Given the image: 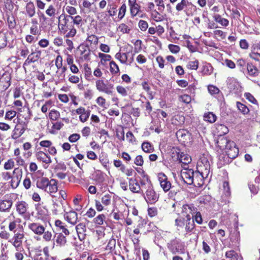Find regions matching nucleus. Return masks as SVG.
<instances>
[{"instance_id": "27", "label": "nucleus", "mask_w": 260, "mask_h": 260, "mask_svg": "<svg viewBox=\"0 0 260 260\" xmlns=\"http://www.w3.org/2000/svg\"><path fill=\"white\" fill-rule=\"evenodd\" d=\"M215 132L218 137H222L229 132V129L223 124H217Z\"/></svg>"}, {"instance_id": "62", "label": "nucleus", "mask_w": 260, "mask_h": 260, "mask_svg": "<svg viewBox=\"0 0 260 260\" xmlns=\"http://www.w3.org/2000/svg\"><path fill=\"white\" fill-rule=\"evenodd\" d=\"M71 19L73 20L74 24L77 25H80L82 21V18L79 15H77L75 17L71 16Z\"/></svg>"}, {"instance_id": "59", "label": "nucleus", "mask_w": 260, "mask_h": 260, "mask_svg": "<svg viewBox=\"0 0 260 260\" xmlns=\"http://www.w3.org/2000/svg\"><path fill=\"white\" fill-rule=\"evenodd\" d=\"M16 112L13 110L8 111L5 115V119L12 120L16 115Z\"/></svg>"}, {"instance_id": "48", "label": "nucleus", "mask_w": 260, "mask_h": 260, "mask_svg": "<svg viewBox=\"0 0 260 260\" xmlns=\"http://www.w3.org/2000/svg\"><path fill=\"white\" fill-rule=\"evenodd\" d=\"M49 118L52 120H57L60 116V113L58 111L52 110L49 114Z\"/></svg>"}, {"instance_id": "7", "label": "nucleus", "mask_w": 260, "mask_h": 260, "mask_svg": "<svg viewBox=\"0 0 260 260\" xmlns=\"http://www.w3.org/2000/svg\"><path fill=\"white\" fill-rule=\"evenodd\" d=\"M112 196L109 194H106L101 198V202L95 200V207L98 212H101L104 210V206L107 207L111 204Z\"/></svg>"}, {"instance_id": "35", "label": "nucleus", "mask_w": 260, "mask_h": 260, "mask_svg": "<svg viewBox=\"0 0 260 260\" xmlns=\"http://www.w3.org/2000/svg\"><path fill=\"white\" fill-rule=\"evenodd\" d=\"M204 117L205 120L207 121L210 123L214 122L216 119V115L212 112H208V113H205Z\"/></svg>"}, {"instance_id": "36", "label": "nucleus", "mask_w": 260, "mask_h": 260, "mask_svg": "<svg viewBox=\"0 0 260 260\" xmlns=\"http://www.w3.org/2000/svg\"><path fill=\"white\" fill-rule=\"evenodd\" d=\"M160 185L163 190L166 192L170 190L171 187V183L168 180H159Z\"/></svg>"}, {"instance_id": "51", "label": "nucleus", "mask_w": 260, "mask_h": 260, "mask_svg": "<svg viewBox=\"0 0 260 260\" xmlns=\"http://www.w3.org/2000/svg\"><path fill=\"white\" fill-rule=\"evenodd\" d=\"M142 42L140 40H137L134 42V52L135 53H138L142 50Z\"/></svg>"}, {"instance_id": "3", "label": "nucleus", "mask_w": 260, "mask_h": 260, "mask_svg": "<svg viewBox=\"0 0 260 260\" xmlns=\"http://www.w3.org/2000/svg\"><path fill=\"white\" fill-rule=\"evenodd\" d=\"M169 250L173 253L184 254L185 251L184 242L178 238H175L171 240L167 244Z\"/></svg>"}, {"instance_id": "31", "label": "nucleus", "mask_w": 260, "mask_h": 260, "mask_svg": "<svg viewBox=\"0 0 260 260\" xmlns=\"http://www.w3.org/2000/svg\"><path fill=\"white\" fill-rule=\"evenodd\" d=\"M106 216L104 214L98 215L93 219V222L97 226H101L106 222Z\"/></svg>"}, {"instance_id": "42", "label": "nucleus", "mask_w": 260, "mask_h": 260, "mask_svg": "<svg viewBox=\"0 0 260 260\" xmlns=\"http://www.w3.org/2000/svg\"><path fill=\"white\" fill-rule=\"evenodd\" d=\"M142 148L143 150L147 153L152 152L153 147L149 142H143L142 144Z\"/></svg>"}, {"instance_id": "20", "label": "nucleus", "mask_w": 260, "mask_h": 260, "mask_svg": "<svg viewBox=\"0 0 260 260\" xmlns=\"http://www.w3.org/2000/svg\"><path fill=\"white\" fill-rule=\"evenodd\" d=\"M28 208V204L24 201L18 202L16 204V211L20 215L25 214Z\"/></svg>"}, {"instance_id": "46", "label": "nucleus", "mask_w": 260, "mask_h": 260, "mask_svg": "<svg viewBox=\"0 0 260 260\" xmlns=\"http://www.w3.org/2000/svg\"><path fill=\"white\" fill-rule=\"evenodd\" d=\"M186 67L188 69L196 70L199 67V61L197 60L189 61L187 63Z\"/></svg>"}, {"instance_id": "5", "label": "nucleus", "mask_w": 260, "mask_h": 260, "mask_svg": "<svg viewBox=\"0 0 260 260\" xmlns=\"http://www.w3.org/2000/svg\"><path fill=\"white\" fill-rule=\"evenodd\" d=\"M37 210V217L43 222H47L49 220L50 215L46 207L43 203L38 204L36 207Z\"/></svg>"}, {"instance_id": "63", "label": "nucleus", "mask_w": 260, "mask_h": 260, "mask_svg": "<svg viewBox=\"0 0 260 260\" xmlns=\"http://www.w3.org/2000/svg\"><path fill=\"white\" fill-rule=\"evenodd\" d=\"M66 10L70 16H73L77 13L76 9L72 6H68L66 8Z\"/></svg>"}, {"instance_id": "53", "label": "nucleus", "mask_w": 260, "mask_h": 260, "mask_svg": "<svg viewBox=\"0 0 260 260\" xmlns=\"http://www.w3.org/2000/svg\"><path fill=\"white\" fill-rule=\"evenodd\" d=\"M208 90L209 92L212 94H216L219 92V89L215 86L210 85L208 87Z\"/></svg>"}, {"instance_id": "61", "label": "nucleus", "mask_w": 260, "mask_h": 260, "mask_svg": "<svg viewBox=\"0 0 260 260\" xmlns=\"http://www.w3.org/2000/svg\"><path fill=\"white\" fill-rule=\"evenodd\" d=\"M117 92L121 94L123 96H125L127 95V90L126 89L121 86H117L116 87Z\"/></svg>"}, {"instance_id": "38", "label": "nucleus", "mask_w": 260, "mask_h": 260, "mask_svg": "<svg viewBox=\"0 0 260 260\" xmlns=\"http://www.w3.org/2000/svg\"><path fill=\"white\" fill-rule=\"evenodd\" d=\"M53 234L51 231H44L42 234L43 239L46 242H49L52 240Z\"/></svg>"}, {"instance_id": "50", "label": "nucleus", "mask_w": 260, "mask_h": 260, "mask_svg": "<svg viewBox=\"0 0 260 260\" xmlns=\"http://www.w3.org/2000/svg\"><path fill=\"white\" fill-rule=\"evenodd\" d=\"M225 256L227 258H232L234 260H237L238 255L235 251L230 250L226 252Z\"/></svg>"}, {"instance_id": "4", "label": "nucleus", "mask_w": 260, "mask_h": 260, "mask_svg": "<svg viewBox=\"0 0 260 260\" xmlns=\"http://www.w3.org/2000/svg\"><path fill=\"white\" fill-rule=\"evenodd\" d=\"M24 237L23 232L15 233L13 237L9 240V242L15 247L16 251L21 250L23 251L22 247V241Z\"/></svg>"}, {"instance_id": "28", "label": "nucleus", "mask_w": 260, "mask_h": 260, "mask_svg": "<svg viewBox=\"0 0 260 260\" xmlns=\"http://www.w3.org/2000/svg\"><path fill=\"white\" fill-rule=\"evenodd\" d=\"M232 142L228 140L226 138L219 137L217 141V144L221 149H226Z\"/></svg>"}, {"instance_id": "60", "label": "nucleus", "mask_w": 260, "mask_h": 260, "mask_svg": "<svg viewBox=\"0 0 260 260\" xmlns=\"http://www.w3.org/2000/svg\"><path fill=\"white\" fill-rule=\"evenodd\" d=\"M168 48L170 51L173 53H177L180 50V47L179 46L173 44L169 45Z\"/></svg>"}, {"instance_id": "44", "label": "nucleus", "mask_w": 260, "mask_h": 260, "mask_svg": "<svg viewBox=\"0 0 260 260\" xmlns=\"http://www.w3.org/2000/svg\"><path fill=\"white\" fill-rule=\"evenodd\" d=\"M223 193L224 196L229 197L231 195L230 188L229 182L224 181L223 182Z\"/></svg>"}, {"instance_id": "16", "label": "nucleus", "mask_w": 260, "mask_h": 260, "mask_svg": "<svg viewBox=\"0 0 260 260\" xmlns=\"http://www.w3.org/2000/svg\"><path fill=\"white\" fill-rule=\"evenodd\" d=\"M197 209L193 205H184L182 207L183 216H185L187 219L188 216L191 217L197 212Z\"/></svg>"}, {"instance_id": "34", "label": "nucleus", "mask_w": 260, "mask_h": 260, "mask_svg": "<svg viewBox=\"0 0 260 260\" xmlns=\"http://www.w3.org/2000/svg\"><path fill=\"white\" fill-rule=\"evenodd\" d=\"M213 18L214 20L223 26H227L229 25V21L225 18H222L219 14H215Z\"/></svg>"}, {"instance_id": "17", "label": "nucleus", "mask_w": 260, "mask_h": 260, "mask_svg": "<svg viewBox=\"0 0 260 260\" xmlns=\"http://www.w3.org/2000/svg\"><path fill=\"white\" fill-rule=\"evenodd\" d=\"M128 5L132 17L136 16L140 12L141 7L137 3V0H128Z\"/></svg>"}, {"instance_id": "33", "label": "nucleus", "mask_w": 260, "mask_h": 260, "mask_svg": "<svg viewBox=\"0 0 260 260\" xmlns=\"http://www.w3.org/2000/svg\"><path fill=\"white\" fill-rule=\"evenodd\" d=\"M185 229L186 232H191L194 228V223L193 220H191V217L188 216L187 219L185 220Z\"/></svg>"}, {"instance_id": "6", "label": "nucleus", "mask_w": 260, "mask_h": 260, "mask_svg": "<svg viewBox=\"0 0 260 260\" xmlns=\"http://www.w3.org/2000/svg\"><path fill=\"white\" fill-rule=\"evenodd\" d=\"M96 89L100 92L112 95L113 92L114 85L112 84L107 85L103 80H98L95 82Z\"/></svg>"}, {"instance_id": "14", "label": "nucleus", "mask_w": 260, "mask_h": 260, "mask_svg": "<svg viewBox=\"0 0 260 260\" xmlns=\"http://www.w3.org/2000/svg\"><path fill=\"white\" fill-rule=\"evenodd\" d=\"M193 7H194V6L191 4V3L189 2L188 0H181L177 4L176 6V10L178 12L184 10L186 12V14L187 15H189L188 10H187V9Z\"/></svg>"}, {"instance_id": "13", "label": "nucleus", "mask_w": 260, "mask_h": 260, "mask_svg": "<svg viewBox=\"0 0 260 260\" xmlns=\"http://www.w3.org/2000/svg\"><path fill=\"white\" fill-rule=\"evenodd\" d=\"M145 199L148 203L153 204L158 200V196L152 188L149 187L146 192Z\"/></svg>"}, {"instance_id": "32", "label": "nucleus", "mask_w": 260, "mask_h": 260, "mask_svg": "<svg viewBox=\"0 0 260 260\" xmlns=\"http://www.w3.org/2000/svg\"><path fill=\"white\" fill-rule=\"evenodd\" d=\"M178 158L179 161L184 165H187L191 161V158L189 155L183 153L178 154Z\"/></svg>"}, {"instance_id": "39", "label": "nucleus", "mask_w": 260, "mask_h": 260, "mask_svg": "<svg viewBox=\"0 0 260 260\" xmlns=\"http://www.w3.org/2000/svg\"><path fill=\"white\" fill-rule=\"evenodd\" d=\"M80 50L81 54L83 55L84 59H87L90 54V50L88 47L84 45L80 46Z\"/></svg>"}, {"instance_id": "29", "label": "nucleus", "mask_w": 260, "mask_h": 260, "mask_svg": "<svg viewBox=\"0 0 260 260\" xmlns=\"http://www.w3.org/2000/svg\"><path fill=\"white\" fill-rule=\"evenodd\" d=\"M55 226L58 229V230L61 231L62 232L66 235L68 236L70 235L69 231L66 228L64 223L60 220H56L55 221Z\"/></svg>"}, {"instance_id": "58", "label": "nucleus", "mask_w": 260, "mask_h": 260, "mask_svg": "<svg viewBox=\"0 0 260 260\" xmlns=\"http://www.w3.org/2000/svg\"><path fill=\"white\" fill-rule=\"evenodd\" d=\"M14 166V161L13 159L10 158L4 165V168L6 170L12 169Z\"/></svg>"}, {"instance_id": "9", "label": "nucleus", "mask_w": 260, "mask_h": 260, "mask_svg": "<svg viewBox=\"0 0 260 260\" xmlns=\"http://www.w3.org/2000/svg\"><path fill=\"white\" fill-rule=\"evenodd\" d=\"M70 19L71 16L64 13L61 14L58 17L59 29L64 33L68 31V27L71 25L69 24Z\"/></svg>"}, {"instance_id": "47", "label": "nucleus", "mask_w": 260, "mask_h": 260, "mask_svg": "<svg viewBox=\"0 0 260 260\" xmlns=\"http://www.w3.org/2000/svg\"><path fill=\"white\" fill-rule=\"evenodd\" d=\"M7 44V40L6 34L3 32H0V48H3Z\"/></svg>"}, {"instance_id": "57", "label": "nucleus", "mask_w": 260, "mask_h": 260, "mask_svg": "<svg viewBox=\"0 0 260 260\" xmlns=\"http://www.w3.org/2000/svg\"><path fill=\"white\" fill-rule=\"evenodd\" d=\"M46 13L50 17H52L55 15V9L53 5H50L48 9L46 10Z\"/></svg>"}, {"instance_id": "30", "label": "nucleus", "mask_w": 260, "mask_h": 260, "mask_svg": "<svg viewBox=\"0 0 260 260\" xmlns=\"http://www.w3.org/2000/svg\"><path fill=\"white\" fill-rule=\"evenodd\" d=\"M184 183L196 187H200L204 184V180H181Z\"/></svg>"}, {"instance_id": "1", "label": "nucleus", "mask_w": 260, "mask_h": 260, "mask_svg": "<svg viewBox=\"0 0 260 260\" xmlns=\"http://www.w3.org/2000/svg\"><path fill=\"white\" fill-rule=\"evenodd\" d=\"M209 156L207 154H203L200 156L197 162V172L203 179H207L211 177L210 175V165L209 161Z\"/></svg>"}, {"instance_id": "55", "label": "nucleus", "mask_w": 260, "mask_h": 260, "mask_svg": "<svg viewBox=\"0 0 260 260\" xmlns=\"http://www.w3.org/2000/svg\"><path fill=\"white\" fill-rule=\"evenodd\" d=\"M68 30H69V31L66 34L67 37H73L76 34V29L73 25L68 27Z\"/></svg>"}, {"instance_id": "43", "label": "nucleus", "mask_w": 260, "mask_h": 260, "mask_svg": "<svg viewBox=\"0 0 260 260\" xmlns=\"http://www.w3.org/2000/svg\"><path fill=\"white\" fill-rule=\"evenodd\" d=\"M237 107L239 110L243 114H246L249 112V109L244 104L239 102L236 103Z\"/></svg>"}, {"instance_id": "37", "label": "nucleus", "mask_w": 260, "mask_h": 260, "mask_svg": "<svg viewBox=\"0 0 260 260\" xmlns=\"http://www.w3.org/2000/svg\"><path fill=\"white\" fill-rule=\"evenodd\" d=\"M115 58L118 59L121 63L125 64L127 60V54L125 53H117L115 54Z\"/></svg>"}, {"instance_id": "24", "label": "nucleus", "mask_w": 260, "mask_h": 260, "mask_svg": "<svg viewBox=\"0 0 260 260\" xmlns=\"http://www.w3.org/2000/svg\"><path fill=\"white\" fill-rule=\"evenodd\" d=\"M26 14L31 18L35 15L36 8L34 3L31 1L28 2L25 6Z\"/></svg>"}, {"instance_id": "26", "label": "nucleus", "mask_w": 260, "mask_h": 260, "mask_svg": "<svg viewBox=\"0 0 260 260\" xmlns=\"http://www.w3.org/2000/svg\"><path fill=\"white\" fill-rule=\"evenodd\" d=\"M76 230L78 235L79 239L80 240L84 239L86 232V226L83 223H79L76 226Z\"/></svg>"}, {"instance_id": "11", "label": "nucleus", "mask_w": 260, "mask_h": 260, "mask_svg": "<svg viewBox=\"0 0 260 260\" xmlns=\"http://www.w3.org/2000/svg\"><path fill=\"white\" fill-rule=\"evenodd\" d=\"M28 228L33 233L38 236H41L46 230L45 227L39 222H31L28 224Z\"/></svg>"}, {"instance_id": "12", "label": "nucleus", "mask_w": 260, "mask_h": 260, "mask_svg": "<svg viewBox=\"0 0 260 260\" xmlns=\"http://www.w3.org/2000/svg\"><path fill=\"white\" fill-rule=\"evenodd\" d=\"M180 176L181 179H193L194 177L201 176L197 171L194 172L192 169H187L185 168L181 171Z\"/></svg>"}, {"instance_id": "18", "label": "nucleus", "mask_w": 260, "mask_h": 260, "mask_svg": "<svg viewBox=\"0 0 260 260\" xmlns=\"http://www.w3.org/2000/svg\"><path fill=\"white\" fill-rule=\"evenodd\" d=\"M247 75L250 77L254 78L258 76L259 71L251 62L246 64Z\"/></svg>"}, {"instance_id": "2", "label": "nucleus", "mask_w": 260, "mask_h": 260, "mask_svg": "<svg viewBox=\"0 0 260 260\" xmlns=\"http://www.w3.org/2000/svg\"><path fill=\"white\" fill-rule=\"evenodd\" d=\"M36 184L38 188L44 189L50 194L57 191L56 180H37Z\"/></svg>"}, {"instance_id": "52", "label": "nucleus", "mask_w": 260, "mask_h": 260, "mask_svg": "<svg viewBox=\"0 0 260 260\" xmlns=\"http://www.w3.org/2000/svg\"><path fill=\"white\" fill-rule=\"evenodd\" d=\"M86 41L90 44L96 45L98 43L99 38L95 35H91L87 37Z\"/></svg>"}, {"instance_id": "22", "label": "nucleus", "mask_w": 260, "mask_h": 260, "mask_svg": "<svg viewBox=\"0 0 260 260\" xmlns=\"http://www.w3.org/2000/svg\"><path fill=\"white\" fill-rule=\"evenodd\" d=\"M11 200H0V212H8L12 206Z\"/></svg>"}, {"instance_id": "8", "label": "nucleus", "mask_w": 260, "mask_h": 260, "mask_svg": "<svg viewBox=\"0 0 260 260\" xmlns=\"http://www.w3.org/2000/svg\"><path fill=\"white\" fill-rule=\"evenodd\" d=\"M9 218L8 229L10 232L15 233L17 228H22V226L20 224L21 222L20 218L15 217L13 214H11L9 216Z\"/></svg>"}, {"instance_id": "25", "label": "nucleus", "mask_w": 260, "mask_h": 260, "mask_svg": "<svg viewBox=\"0 0 260 260\" xmlns=\"http://www.w3.org/2000/svg\"><path fill=\"white\" fill-rule=\"evenodd\" d=\"M41 55V52H33L29 55L24 63V65H28L31 62H34L38 60Z\"/></svg>"}, {"instance_id": "23", "label": "nucleus", "mask_w": 260, "mask_h": 260, "mask_svg": "<svg viewBox=\"0 0 260 260\" xmlns=\"http://www.w3.org/2000/svg\"><path fill=\"white\" fill-rule=\"evenodd\" d=\"M139 181L140 180H129V188L133 192H139L143 187L140 186Z\"/></svg>"}, {"instance_id": "15", "label": "nucleus", "mask_w": 260, "mask_h": 260, "mask_svg": "<svg viewBox=\"0 0 260 260\" xmlns=\"http://www.w3.org/2000/svg\"><path fill=\"white\" fill-rule=\"evenodd\" d=\"M66 236L63 235L62 233H58L54 236V242L53 244V248L54 247V245L56 244V246L60 247H64L67 244V238Z\"/></svg>"}, {"instance_id": "40", "label": "nucleus", "mask_w": 260, "mask_h": 260, "mask_svg": "<svg viewBox=\"0 0 260 260\" xmlns=\"http://www.w3.org/2000/svg\"><path fill=\"white\" fill-rule=\"evenodd\" d=\"M110 70L112 74H117L119 73V69L118 65L114 61L110 62Z\"/></svg>"}, {"instance_id": "49", "label": "nucleus", "mask_w": 260, "mask_h": 260, "mask_svg": "<svg viewBox=\"0 0 260 260\" xmlns=\"http://www.w3.org/2000/svg\"><path fill=\"white\" fill-rule=\"evenodd\" d=\"M195 215L192 216L193 221H195L197 223L201 224L203 222V219L202 217L201 214L200 212H198L195 213Z\"/></svg>"}, {"instance_id": "54", "label": "nucleus", "mask_w": 260, "mask_h": 260, "mask_svg": "<svg viewBox=\"0 0 260 260\" xmlns=\"http://www.w3.org/2000/svg\"><path fill=\"white\" fill-rule=\"evenodd\" d=\"M179 99L180 101L185 104H189L191 101V98L188 94H183L179 96Z\"/></svg>"}, {"instance_id": "21", "label": "nucleus", "mask_w": 260, "mask_h": 260, "mask_svg": "<svg viewBox=\"0 0 260 260\" xmlns=\"http://www.w3.org/2000/svg\"><path fill=\"white\" fill-rule=\"evenodd\" d=\"M36 156L38 160L42 161L46 164H49L51 162L50 157L43 151H38L36 153Z\"/></svg>"}, {"instance_id": "41", "label": "nucleus", "mask_w": 260, "mask_h": 260, "mask_svg": "<svg viewBox=\"0 0 260 260\" xmlns=\"http://www.w3.org/2000/svg\"><path fill=\"white\" fill-rule=\"evenodd\" d=\"M116 246V240L114 238H111L106 246V249L111 252L113 251L115 248Z\"/></svg>"}, {"instance_id": "56", "label": "nucleus", "mask_w": 260, "mask_h": 260, "mask_svg": "<svg viewBox=\"0 0 260 260\" xmlns=\"http://www.w3.org/2000/svg\"><path fill=\"white\" fill-rule=\"evenodd\" d=\"M126 6L125 4H122L119 9V13H118V17L120 19H122V18H123V17L124 16L125 12H126Z\"/></svg>"}, {"instance_id": "19", "label": "nucleus", "mask_w": 260, "mask_h": 260, "mask_svg": "<svg viewBox=\"0 0 260 260\" xmlns=\"http://www.w3.org/2000/svg\"><path fill=\"white\" fill-rule=\"evenodd\" d=\"M64 219L72 224H75L78 220L77 213L75 211H70L64 214Z\"/></svg>"}, {"instance_id": "45", "label": "nucleus", "mask_w": 260, "mask_h": 260, "mask_svg": "<svg viewBox=\"0 0 260 260\" xmlns=\"http://www.w3.org/2000/svg\"><path fill=\"white\" fill-rule=\"evenodd\" d=\"M67 67H62L57 71H56V77L60 80H63L65 77V72L67 70Z\"/></svg>"}, {"instance_id": "10", "label": "nucleus", "mask_w": 260, "mask_h": 260, "mask_svg": "<svg viewBox=\"0 0 260 260\" xmlns=\"http://www.w3.org/2000/svg\"><path fill=\"white\" fill-rule=\"evenodd\" d=\"M227 156H223V158L234 159L236 158L239 153L238 148L236 146V144L234 142L230 143V146L225 149Z\"/></svg>"}, {"instance_id": "64", "label": "nucleus", "mask_w": 260, "mask_h": 260, "mask_svg": "<svg viewBox=\"0 0 260 260\" xmlns=\"http://www.w3.org/2000/svg\"><path fill=\"white\" fill-rule=\"evenodd\" d=\"M139 26L142 31H145L148 27V24L146 21L141 20L139 22Z\"/></svg>"}]
</instances>
